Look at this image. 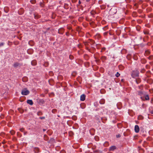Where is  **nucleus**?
<instances>
[{"label": "nucleus", "instance_id": "obj_1", "mask_svg": "<svg viewBox=\"0 0 153 153\" xmlns=\"http://www.w3.org/2000/svg\"><path fill=\"white\" fill-rule=\"evenodd\" d=\"M139 71L137 69H135L132 71L131 74V76L132 78H135L139 76Z\"/></svg>", "mask_w": 153, "mask_h": 153}, {"label": "nucleus", "instance_id": "obj_2", "mask_svg": "<svg viewBox=\"0 0 153 153\" xmlns=\"http://www.w3.org/2000/svg\"><path fill=\"white\" fill-rule=\"evenodd\" d=\"M30 93V91L27 88H24L22 91L21 94L22 95H27Z\"/></svg>", "mask_w": 153, "mask_h": 153}, {"label": "nucleus", "instance_id": "obj_3", "mask_svg": "<svg viewBox=\"0 0 153 153\" xmlns=\"http://www.w3.org/2000/svg\"><path fill=\"white\" fill-rule=\"evenodd\" d=\"M138 95L140 96V98L142 99V96L145 95V93L142 91H137Z\"/></svg>", "mask_w": 153, "mask_h": 153}, {"label": "nucleus", "instance_id": "obj_4", "mask_svg": "<svg viewBox=\"0 0 153 153\" xmlns=\"http://www.w3.org/2000/svg\"><path fill=\"white\" fill-rule=\"evenodd\" d=\"M134 130L135 132L137 133H138L139 132L140 128L138 126L136 125L135 126Z\"/></svg>", "mask_w": 153, "mask_h": 153}, {"label": "nucleus", "instance_id": "obj_5", "mask_svg": "<svg viewBox=\"0 0 153 153\" xmlns=\"http://www.w3.org/2000/svg\"><path fill=\"white\" fill-rule=\"evenodd\" d=\"M116 149V147L114 146H113L110 147L109 149V151H113Z\"/></svg>", "mask_w": 153, "mask_h": 153}, {"label": "nucleus", "instance_id": "obj_6", "mask_svg": "<svg viewBox=\"0 0 153 153\" xmlns=\"http://www.w3.org/2000/svg\"><path fill=\"white\" fill-rule=\"evenodd\" d=\"M85 94H82L80 96V100L82 101H84L85 100Z\"/></svg>", "mask_w": 153, "mask_h": 153}, {"label": "nucleus", "instance_id": "obj_7", "mask_svg": "<svg viewBox=\"0 0 153 153\" xmlns=\"http://www.w3.org/2000/svg\"><path fill=\"white\" fill-rule=\"evenodd\" d=\"M27 103L29 104L30 105H32L33 104V102L32 100H27Z\"/></svg>", "mask_w": 153, "mask_h": 153}, {"label": "nucleus", "instance_id": "obj_8", "mask_svg": "<svg viewBox=\"0 0 153 153\" xmlns=\"http://www.w3.org/2000/svg\"><path fill=\"white\" fill-rule=\"evenodd\" d=\"M31 65H36V60H33L31 62Z\"/></svg>", "mask_w": 153, "mask_h": 153}, {"label": "nucleus", "instance_id": "obj_9", "mask_svg": "<svg viewBox=\"0 0 153 153\" xmlns=\"http://www.w3.org/2000/svg\"><path fill=\"white\" fill-rule=\"evenodd\" d=\"M19 64L17 62H16V63H14L13 64V66H14V67H16V68L17 67H18V66H19Z\"/></svg>", "mask_w": 153, "mask_h": 153}, {"label": "nucleus", "instance_id": "obj_10", "mask_svg": "<svg viewBox=\"0 0 153 153\" xmlns=\"http://www.w3.org/2000/svg\"><path fill=\"white\" fill-rule=\"evenodd\" d=\"M145 96V99L146 100H149V96L148 95H146Z\"/></svg>", "mask_w": 153, "mask_h": 153}, {"label": "nucleus", "instance_id": "obj_11", "mask_svg": "<svg viewBox=\"0 0 153 153\" xmlns=\"http://www.w3.org/2000/svg\"><path fill=\"white\" fill-rule=\"evenodd\" d=\"M104 100L103 99L101 100L100 101V103L101 104H103L104 103Z\"/></svg>", "mask_w": 153, "mask_h": 153}, {"label": "nucleus", "instance_id": "obj_12", "mask_svg": "<svg viewBox=\"0 0 153 153\" xmlns=\"http://www.w3.org/2000/svg\"><path fill=\"white\" fill-rule=\"evenodd\" d=\"M120 74H119L118 72H117L116 74H115V76L117 77H118L119 76H120Z\"/></svg>", "mask_w": 153, "mask_h": 153}, {"label": "nucleus", "instance_id": "obj_13", "mask_svg": "<svg viewBox=\"0 0 153 153\" xmlns=\"http://www.w3.org/2000/svg\"><path fill=\"white\" fill-rule=\"evenodd\" d=\"M10 133L12 135H13V134H14L15 133V131H10Z\"/></svg>", "mask_w": 153, "mask_h": 153}, {"label": "nucleus", "instance_id": "obj_14", "mask_svg": "<svg viewBox=\"0 0 153 153\" xmlns=\"http://www.w3.org/2000/svg\"><path fill=\"white\" fill-rule=\"evenodd\" d=\"M69 58L70 59H72L73 58V56H72L70 55L69 56Z\"/></svg>", "mask_w": 153, "mask_h": 153}, {"label": "nucleus", "instance_id": "obj_15", "mask_svg": "<svg viewBox=\"0 0 153 153\" xmlns=\"http://www.w3.org/2000/svg\"><path fill=\"white\" fill-rule=\"evenodd\" d=\"M4 43H0V47L4 45Z\"/></svg>", "mask_w": 153, "mask_h": 153}, {"label": "nucleus", "instance_id": "obj_16", "mask_svg": "<svg viewBox=\"0 0 153 153\" xmlns=\"http://www.w3.org/2000/svg\"><path fill=\"white\" fill-rule=\"evenodd\" d=\"M20 131H21L22 132H23V130H24V129L23 128H21V129H20Z\"/></svg>", "mask_w": 153, "mask_h": 153}, {"label": "nucleus", "instance_id": "obj_17", "mask_svg": "<svg viewBox=\"0 0 153 153\" xmlns=\"http://www.w3.org/2000/svg\"><path fill=\"white\" fill-rule=\"evenodd\" d=\"M45 117H40V118L41 119H45Z\"/></svg>", "mask_w": 153, "mask_h": 153}, {"label": "nucleus", "instance_id": "obj_18", "mask_svg": "<svg viewBox=\"0 0 153 153\" xmlns=\"http://www.w3.org/2000/svg\"><path fill=\"white\" fill-rule=\"evenodd\" d=\"M120 137V134H118L117 135V137Z\"/></svg>", "mask_w": 153, "mask_h": 153}, {"label": "nucleus", "instance_id": "obj_19", "mask_svg": "<svg viewBox=\"0 0 153 153\" xmlns=\"http://www.w3.org/2000/svg\"><path fill=\"white\" fill-rule=\"evenodd\" d=\"M81 2L80 0H79V4H81Z\"/></svg>", "mask_w": 153, "mask_h": 153}, {"label": "nucleus", "instance_id": "obj_20", "mask_svg": "<svg viewBox=\"0 0 153 153\" xmlns=\"http://www.w3.org/2000/svg\"><path fill=\"white\" fill-rule=\"evenodd\" d=\"M151 113L152 114H153V110L151 111Z\"/></svg>", "mask_w": 153, "mask_h": 153}, {"label": "nucleus", "instance_id": "obj_21", "mask_svg": "<svg viewBox=\"0 0 153 153\" xmlns=\"http://www.w3.org/2000/svg\"><path fill=\"white\" fill-rule=\"evenodd\" d=\"M34 17H35V18L36 19L38 18V17H36L35 16H34Z\"/></svg>", "mask_w": 153, "mask_h": 153}, {"label": "nucleus", "instance_id": "obj_22", "mask_svg": "<svg viewBox=\"0 0 153 153\" xmlns=\"http://www.w3.org/2000/svg\"><path fill=\"white\" fill-rule=\"evenodd\" d=\"M123 80H124L123 79H122L121 80V81H123Z\"/></svg>", "mask_w": 153, "mask_h": 153}, {"label": "nucleus", "instance_id": "obj_23", "mask_svg": "<svg viewBox=\"0 0 153 153\" xmlns=\"http://www.w3.org/2000/svg\"><path fill=\"white\" fill-rule=\"evenodd\" d=\"M45 130H45V129H43V131H45Z\"/></svg>", "mask_w": 153, "mask_h": 153}, {"label": "nucleus", "instance_id": "obj_24", "mask_svg": "<svg viewBox=\"0 0 153 153\" xmlns=\"http://www.w3.org/2000/svg\"><path fill=\"white\" fill-rule=\"evenodd\" d=\"M89 0H86L87 1H89Z\"/></svg>", "mask_w": 153, "mask_h": 153}, {"label": "nucleus", "instance_id": "obj_25", "mask_svg": "<svg viewBox=\"0 0 153 153\" xmlns=\"http://www.w3.org/2000/svg\"><path fill=\"white\" fill-rule=\"evenodd\" d=\"M58 31H59V33H59V30H58Z\"/></svg>", "mask_w": 153, "mask_h": 153}, {"label": "nucleus", "instance_id": "obj_26", "mask_svg": "<svg viewBox=\"0 0 153 153\" xmlns=\"http://www.w3.org/2000/svg\"><path fill=\"white\" fill-rule=\"evenodd\" d=\"M141 72H143V71H141Z\"/></svg>", "mask_w": 153, "mask_h": 153}, {"label": "nucleus", "instance_id": "obj_27", "mask_svg": "<svg viewBox=\"0 0 153 153\" xmlns=\"http://www.w3.org/2000/svg\"><path fill=\"white\" fill-rule=\"evenodd\" d=\"M66 35H67L68 34H67V33H66Z\"/></svg>", "mask_w": 153, "mask_h": 153}, {"label": "nucleus", "instance_id": "obj_28", "mask_svg": "<svg viewBox=\"0 0 153 153\" xmlns=\"http://www.w3.org/2000/svg\"><path fill=\"white\" fill-rule=\"evenodd\" d=\"M66 35H67L68 34H67V33H66Z\"/></svg>", "mask_w": 153, "mask_h": 153}, {"label": "nucleus", "instance_id": "obj_29", "mask_svg": "<svg viewBox=\"0 0 153 153\" xmlns=\"http://www.w3.org/2000/svg\"><path fill=\"white\" fill-rule=\"evenodd\" d=\"M136 82L137 83V81L136 80Z\"/></svg>", "mask_w": 153, "mask_h": 153}, {"label": "nucleus", "instance_id": "obj_30", "mask_svg": "<svg viewBox=\"0 0 153 153\" xmlns=\"http://www.w3.org/2000/svg\"><path fill=\"white\" fill-rule=\"evenodd\" d=\"M153 153V152H151V153Z\"/></svg>", "mask_w": 153, "mask_h": 153}]
</instances>
